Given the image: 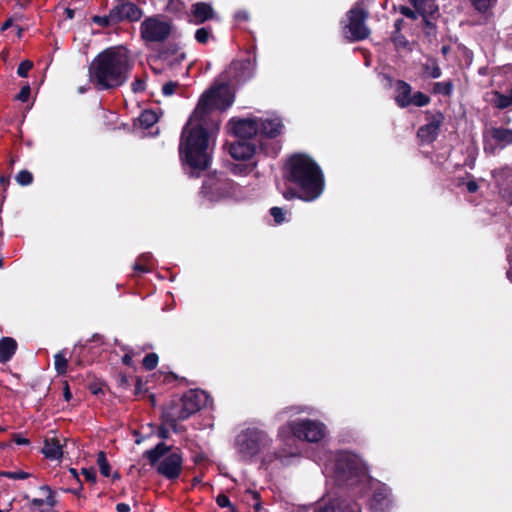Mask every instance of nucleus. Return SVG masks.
<instances>
[{
  "label": "nucleus",
  "mask_w": 512,
  "mask_h": 512,
  "mask_svg": "<svg viewBox=\"0 0 512 512\" xmlns=\"http://www.w3.org/2000/svg\"><path fill=\"white\" fill-rule=\"evenodd\" d=\"M233 102L234 95L226 84L211 87L200 96L183 127L179 145L180 157L191 169V176H198L199 172L208 168L209 138L220 125L217 111L226 110Z\"/></svg>",
  "instance_id": "obj_1"
},
{
  "label": "nucleus",
  "mask_w": 512,
  "mask_h": 512,
  "mask_svg": "<svg viewBox=\"0 0 512 512\" xmlns=\"http://www.w3.org/2000/svg\"><path fill=\"white\" fill-rule=\"evenodd\" d=\"M131 69L128 51L121 46L109 47L91 62L89 80L97 90L115 89L128 80Z\"/></svg>",
  "instance_id": "obj_2"
},
{
  "label": "nucleus",
  "mask_w": 512,
  "mask_h": 512,
  "mask_svg": "<svg viewBox=\"0 0 512 512\" xmlns=\"http://www.w3.org/2000/svg\"><path fill=\"white\" fill-rule=\"evenodd\" d=\"M284 177L300 188L303 193L301 198L305 201L318 198L324 188V177L320 167L304 154H295L289 158Z\"/></svg>",
  "instance_id": "obj_3"
},
{
  "label": "nucleus",
  "mask_w": 512,
  "mask_h": 512,
  "mask_svg": "<svg viewBox=\"0 0 512 512\" xmlns=\"http://www.w3.org/2000/svg\"><path fill=\"white\" fill-rule=\"evenodd\" d=\"M332 469L333 477L340 485L355 486L368 480L360 459L350 452L336 453Z\"/></svg>",
  "instance_id": "obj_4"
},
{
  "label": "nucleus",
  "mask_w": 512,
  "mask_h": 512,
  "mask_svg": "<svg viewBox=\"0 0 512 512\" xmlns=\"http://www.w3.org/2000/svg\"><path fill=\"white\" fill-rule=\"evenodd\" d=\"M144 456L151 465H156L157 472L169 480L177 479L182 471L183 457L179 450L170 452V447L160 442Z\"/></svg>",
  "instance_id": "obj_5"
},
{
  "label": "nucleus",
  "mask_w": 512,
  "mask_h": 512,
  "mask_svg": "<svg viewBox=\"0 0 512 512\" xmlns=\"http://www.w3.org/2000/svg\"><path fill=\"white\" fill-rule=\"evenodd\" d=\"M272 439L269 435L256 427L242 430L235 438L237 453L244 460H251L263 450L269 448Z\"/></svg>",
  "instance_id": "obj_6"
},
{
  "label": "nucleus",
  "mask_w": 512,
  "mask_h": 512,
  "mask_svg": "<svg viewBox=\"0 0 512 512\" xmlns=\"http://www.w3.org/2000/svg\"><path fill=\"white\" fill-rule=\"evenodd\" d=\"M369 17L368 10L364 7L362 0L357 1L353 7L347 11L346 20H343V34L350 42L361 41L369 37L370 29L366 24Z\"/></svg>",
  "instance_id": "obj_7"
},
{
  "label": "nucleus",
  "mask_w": 512,
  "mask_h": 512,
  "mask_svg": "<svg viewBox=\"0 0 512 512\" xmlns=\"http://www.w3.org/2000/svg\"><path fill=\"white\" fill-rule=\"evenodd\" d=\"M172 24L161 15L146 17L140 24V37L145 43H163L171 32Z\"/></svg>",
  "instance_id": "obj_8"
},
{
  "label": "nucleus",
  "mask_w": 512,
  "mask_h": 512,
  "mask_svg": "<svg viewBox=\"0 0 512 512\" xmlns=\"http://www.w3.org/2000/svg\"><path fill=\"white\" fill-rule=\"evenodd\" d=\"M289 429L293 435L307 442L317 443L321 441L327 433L326 426L317 420L300 419L288 423Z\"/></svg>",
  "instance_id": "obj_9"
},
{
  "label": "nucleus",
  "mask_w": 512,
  "mask_h": 512,
  "mask_svg": "<svg viewBox=\"0 0 512 512\" xmlns=\"http://www.w3.org/2000/svg\"><path fill=\"white\" fill-rule=\"evenodd\" d=\"M255 72V63L250 59L233 61L226 70L225 79L230 85H241L251 79Z\"/></svg>",
  "instance_id": "obj_10"
},
{
  "label": "nucleus",
  "mask_w": 512,
  "mask_h": 512,
  "mask_svg": "<svg viewBox=\"0 0 512 512\" xmlns=\"http://www.w3.org/2000/svg\"><path fill=\"white\" fill-rule=\"evenodd\" d=\"M111 12L116 23L137 22L143 16V10L130 0H115Z\"/></svg>",
  "instance_id": "obj_11"
},
{
  "label": "nucleus",
  "mask_w": 512,
  "mask_h": 512,
  "mask_svg": "<svg viewBox=\"0 0 512 512\" xmlns=\"http://www.w3.org/2000/svg\"><path fill=\"white\" fill-rule=\"evenodd\" d=\"M162 417L166 424H168L175 432L177 429V422L184 421L190 417V414L185 409L183 400H172L162 412Z\"/></svg>",
  "instance_id": "obj_12"
},
{
  "label": "nucleus",
  "mask_w": 512,
  "mask_h": 512,
  "mask_svg": "<svg viewBox=\"0 0 512 512\" xmlns=\"http://www.w3.org/2000/svg\"><path fill=\"white\" fill-rule=\"evenodd\" d=\"M229 126L237 139L251 141L254 136L259 134L257 119H231Z\"/></svg>",
  "instance_id": "obj_13"
},
{
  "label": "nucleus",
  "mask_w": 512,
  "mask_h": 512,
  "mask_svg": "<svg viewBox=\"0 0 512 512\" xmlns=\"http://www.w3.org/2000/svg\"><path fill=\"white\" fill-rule=\"evenodd\" d=\"M181 399L184 402L186 411H188L191 416L206 406L208 395L203 390L194 389L184 393Z\"/></svg>",
  "instance_id": "obj_14"
},
{
  "label": "nucleus",
  "mask_w": 512,
  "mask_h": 512,
  "mask_svg": "<svg viewBox=\"0 0 512 512\" xmlns=\"http://www.w3.org/2000/svg\"><path fill=\"white\" fill-rule=\"evenodd\" d=\"M443 119L444 117L441 113H436L432 115L429 123L423 125L418 130L417 135L420 138V140L426 143L433 142L438 136V132L443 122Z\"/></svg>",
  "instance_id": "obj_15"
},
{
  "label": "nucleus",
  "mask_w": 512,
  "mask_h": 512,
  "mask_svg": "<svg viewBox=\"0 0 512 512\" xmlns=\"http://www.w3.org/2000/svg\"><path fill=\"white\" fill-rule=\"evenodd\" d=\"M256 151V144L252 141L237 139L229 146L230 155L236 160L250 159Z\"/></svg>",
  "instance_id": "obj_16"
},
{
  "label": "nucleus",
  "mask_w": 512,
  "mask_h": 512,
  "mask_svg": "<svg viewBox=\"0 0 512 512\" xmlns=\"http://www.w3.org/2000/svg\"><path fill=\"white\" fill-rule=\"evenodd\" d=\"M391 504L390 490L385 485H379L374 489L372 499L370 501V508L373 512H384Z\"/></svg>",
  "instance_id": "obj_17"
},
{
  "label": "nucleus",
  "mask_w": 512,
  "mask_h": 512,
  "mask_svg": "<svg viewBox=\"0 0 512 512\" xmlns=\"http://www.w3.org/2000/svg\"><path fill=\"white\" fill-rule=\"evenodd\" d=\"M315 512H361V508L356 502L334 499L329 503L319 506Z\"/></svg>",
  "instance_id": "obj_18"
},
{
  "label": "nucleus",
  "mask_w": 512,
  "mask_h": 512,
  "mask_svg": "<svg viewBox=\"0 0 512 512\" xmlns=\"http://www.w3.org/2000/svg\"><path fill=\"white\" fill-rule=\"evenodd\" d=\"M259 124V134L273 138L280 134L282 122L279 118L257 119Z\"/></svg>",
  "instance_id": "obj_19"
},
{
  "label": "nucleus",
  "mask_w": 512,
  "mask_h": 512,
  "mask_svg": "<svg viewBox=\"0 0 512 512\" xmlns=\"http://www.w3.org/2000/svg\"><path fill=\"white\" fill-rule=\"evenodd\" d=\"M191 13L195 24H202L214 18V10L211 5L205 2H198L192 5Z\"/></svg>",
  "instance_id": "obj_20"
},
{
  "label": "nucleus",
  "mask_w": 512,
  "mask_h": 512,
  "mask_svg": "<svg viewBox=\"0 0 512 512\" xmlns=\"http://www.w3.org/2000/svg\"><path fill=\"white\" fill-rule=\"evenodd\" d=\"M396 96L395 102L400 108H406L410 105L412 87L403 80H398L395 84Z\"/></svg>",
  "instance_id": "obj_21"
},
{
  "label": "nucleus",
  "mask_w": 512,
  "mask_h": 512,
  "mask_svg": "<svg viewBox=\"0 0 512 512\" xmlns=\"http://www.w3.org/2000/svg\"><path fill=\"white\" fill-rule=\"evenodd\" d=\"M17 343L13 338L4 337L0 340V363L9 361L15 354Z\"/></svg>",
  "instance_id": "obj_22"
},
{
  "label": "nucleus",
  "mask_w": 512,
  "mask_h": 512,
  "mask_svg": "<svg viewBox=\"0 0 512 512\" xmlns=\"http://www.w3.org/2000/svg\"><path fill=\"white\" fill-rule=\"evenodd\" d=\"M230 186V183L226 180L215 179L209 177L203 183V189L207 193L208 191L213 193H218L220 196H225L227 187Z\"/></svg>",
  "instance_id": "obj_23"
},
{
  "label": "nucleus",
  "mask_w": 512,
  "mask_h": 512,
  "mask_svg": "<svg viewBox=\"0 0 512 512\" xmlns=\"http://www.w3.org/2000/svg\"><path fill=\"white\" fill-rule=\"evenodd\" d=\"M42 452L46 458H49L52 460H57V459L61 458V456L63 454L61 444L59 443V441L57 439H54V438L45 440Z\"/></svg>",
  "instance_id": "obj_24"
},
{
  "label": "nucleus",
  "mask_w": 512,
  "mask_h": 512,
  "mask_svg": "<svg viewBox=\"0 0 512 512\" xmlns=\"http://www.w3.org/2000/svg\"><path fill=\"white\" fill-rule=\"evenodd\" d=\"M490 134L495 141L501 144V148L512 144V129L493 127Z\"/></svg>",
  "instance_id": "obj_25"
},
{
  "label": "nucleus",
  "mask_w": 512,
  "mask_h": 512,
  "mask_svg": "<svg viewBox=\"0 0 512 512\" xmlns=\"http://www.w3.org/2000/svg\"><path fill=\"white\" fill-rule=\"evenodd\" d=\"M496 183L501 187L512 186V168L505 167L493 172Z\"/></svg>",
  "instance_id": "obj_26"
},
{
  "label": "nucleus",
  "mask_w": 512,
  "mask_h": 512,
  "mask_svg": "<svg viewBox=\"0 0 512 512\" xmlns=\"http://www.w3.org/2000/svg\"><path fill=\"white\" fill-rule=\"evenodd\" d=\"M138 121L141 127L147 129L153 126L158 121V116L152 110H145L140 114Z\"/></svg>",
  "instance_id": "obj_27"
},
{
  "label": "nucleus",
  "mask_w": 512,
  "mask_h": 512,
  "mask_svg": "<svg viewBox=\"0 0 512 512\" xmlns=\"http://www.w3.org/2000/svg\"><path fill=\"white\" fill-rule=\"evenodd\" d=\"M151 260H152V255L150 253H143L138 257L137 261L135 262V264L133 266V269L139 273L148 272L149 271L148 266H149Z\"/></svg>",
  "instance_id": "obj_28"
},
{
  "label": "nucleus",
  "mask_w": 512,
  "mask_h": 512,
  "mask_svg": "<svg viewBox=\"0 0 512 512\" xmlns=\"http://www.w3.org/2000/svg\"><path fill=\"white\" fill-rule=\"evenodd\" d=\"M470 2L475 10L483 15H487L497 0H470Z\"/></svg>",
  "instance_id": "obj_29"
},
{
  "label": "nucleus",
  "mask_w": 512,
  "mask_h": 512,
  "mask_svg": "<svg viewBox=\"0 0 512 512\" xmlns=\"http://www.w3.org/2000/svg\"><path fill=\"white\" fill-rule=\"evenodd\" d=\"M54 365H55V370L57 371V373L59 375H63L66 373L67 367H68V361H67V359L65 357V353L63 351L58 352L54 356Z\"/></svg>",
  "instance_id": "obj_30"
},
{
  "label": "nucleus",
  "mask_w": 512,
  "mask_h": 512,
  "mask_svg": "<svg viewBox=\"0 0 512 512\" xmlns=\"http://www.w3.org/2000/svg\"><path fill=\"white\" fill-rule=\"evenodd\" d=\"M92 22L101 26V27H111V26H114V25H117L116 23V20L111 12V10L109 11V14L108 15H104V16H93L92 17Z\"/></svg>",
  "instance_id": "obj_31"
},
{
  "label": "nucleus",
  "mask_w": 512,
  "mask_h": 512,
  "mask_svg": "<svg viewBox=\"0 0 512 512\" xmlns=\"http://www.w3.org/2000/svg\"><path fill=\"white\" fill-rule=\"evenodd\" d=\"M493 102L497 108L505 109L512 105V97H511L510 93L507 95H504V94L496 92Z\"/></svg>",
  "instance_id": "obj_32"
},
{
  "label": "nucleus",
  "mask_w": 512,
  "mask_h": 512,
  "mask_svg": "<svg viewBox=\"0 0 512 512\" xmlns=\"http://www.w3.org/2000/svg\"><path fill=\"white\" fill-rule=\"evenodd\" d=\"M424 73L433 79L441 76V69L435 60H430L424 65Z\"/></svg>",
  "instance_id": "obj_33"
},
{
  "label": "nucleus",
  "mask_w": 512,
  "mask_h": 512,
  "mask_svg": "<svg viewBox=\"0 0 512 512\" xmlns=\"http://www.w3.org/2000/svg\"><path fill=\"white\" fill-rule=\"evenodd\" d=\"M97 464L99 466L100 472L103 476H110V465L106 459V455L104 452H99L97 456Z\"/></svg>",
  "instance_id": "obj_34"
},
{
  "label": "nucleus",
  "mask_w": 512,
  "mask_h": 512,
  "mask_svg": "<svg viewBox=\"0 0 512 512\" xmlns=\"http://www.w3.org/2000/svg\"><path fill=\"white\" fill-rule=\"evenodd\" d=\"M433 90L435 93L449 96L453 91V85L450 81L436 82L434 84Z\"/></svg>",
  "instance_id": "obj_35"
},
{
  "label": "nucleus",
  "mask_w": 512,
  "mask_h": 512,
  "mask_svg": "<svg viewBox=\"0 0 512 512\" xmlns=\"http://www.w3.org/2000/svg\"><path fill=\"white\" fill-rule=\"evenodd\" d=\"M430 102V98L422 92H416L410 98V105H415L417 107H423L428 105Z\"/></svg>",
  "instance_id": "obj_36"
},
{
  "label": "nucleus",
  "mask_w": 512,
  "mask_h": 512,
  "mask_svg": "<svg viewBox=\"0 0 512 512\" xmlns=\"http://www.w3.org/2000/svg\"><path fill=\"white\" fill-rule=\"evenodd\" d=\"M211 36V29L202 27L196 30L195 39L200 44H206Z\"/></svg>",
  "instance_id": "obj_37"
},
{
  "label": "nucleus",
  "mask_w": 512,
  "mask_h": 512,
  "mask_svg": "<svg viewBox=\"0 0 512 512\" xmlns=\"http://www.w3.org/2000/svg\"><path fill=\"white\" fill-rule=\"evenodd\" d=\"M16 181L22 186L30 185L33 182V175L27 170H21L16 176Z\"/></svg>",
  "instance_id": "obj_38"
},
{
  "label": "nucleus",
  "mask_w": 512,
  "mask_h": 512,
  "mask_svg": "<svg viewBox=\"0 0 512 512\" xmlns=\"http://www.w3.org/2000/svg\"><path fill=\"white\" fill-rule=\"evenodd\" d=\"M158 364V355L156 353H149L143 359V366L146 370H153Z\"/></svg>",
  "instance_id": "obj_39"
},
{
  "label": "nucleus",
  "mask_w": 512,
  "mask_h": 512,
  "mask_svg": "<svg viewBox=\"0 0 512 512\" xmlns=\"http://www.w3.org/2000/svg\"><path fill=\"white\" fill-rule=\"evenodd\" d=\"M0 476L7 477L9 479L22 480L30 477V474L23 471H2Z\"/></svg>",
  "instance_id": "obj_40"
},
{
  "label": "nucleus",
  "mask_w": 512,
  "mask_h": 512,
  "mask_svg": "<svg viewBox=\"0 0 512 512\" xmlns=\"http://www.w3.org/2000/svg\"><path fill=\"white\" fill-rule=\"evenodd\" d=\"M40 490L47 493L45 504L50 507H54L56 505L55 492L47 485H43L40 487Z\"/></svg>",
  "instance_id": "obj_41"
},
{
  "label": "nucleus",
  "mask_w": 512,
  "mask_h": 512,
  "mask_svg": "<svg viewBox=\"0 0 512 512\" xmlns=\"http://www.w3.org/2000/svg\"><path fill=\"white\" fill-rule=\"evenodd\" d=\"M270 214L272 215L274 221L277 224H281L285 221V212L282 208L279 207H272L270 209Z\"/></svg>",
  "instance_id": "obj_42"
},
{
  "label": "nucleus",
  "mask_w": 512,
  "mask_h": 512,
  "mask_svg": "<svg viewBox=\"0 0 512 512\" xmlns=\"http://www.w3.org/2000/svg\"><path fill=\"white\" fill-rule=\"evenodd\" d=\"M392 41L397 49L406 48L408 46V40L401 33H395L392 37Z\"/></svg>",
  "instance_id": "obj_43"
},
{
  "label": "nucleus",
  "mask_w": 512,
  "mask_h": 512,
  "mask_svg": "<svg viewBox=\"0 0 512 512\" xmlns=\"http://www.w3.org/2000/svg\"><path fill=\"white\" fill-rule=\"evenodd\" d=\"M33 67V63L29 60L22 61L17 69V74L20 77H27L28 71Z\"/></svg>",
  "instance_id": "obj_44"
},
{
  "label": "nucleus",
  "mask_w": 512,
  "mask_h": 512,
  "mask_svg": "<svg viewBox=\"0 0 512 512\" xmlns=\"http://www.w3.org/2000/svg\"><path fill=\"white\" fill-rule=\"evenodd\" d=\"M276 459L280 460V462L282 464H286V460H285L284 456L281 453H278V452H274V453H271V454L264 455V457L262 459V462H263V464H269L273 460H276Z\"/></svg>",
  "instance_id": "obj_45"
},
{
  "label": "nucleus",
  "mask_w": 512,
  "mask_h": 512,
  "mask_svg": "<svg viewBox=\"0 0 512 512\" xmlns=\"http://www.w3.org/2000/svg\"><path fill=\"white\" fill-rule=\"evenodd\" d=\"M246 495L250 496L255 501V503L253 504L255 511L260 512L262 508L260 503V494L257 491L248 489L246 490Z\"/></svg>",
  "instance_id": "obj_46"
},
{
  "label": "nucleus",
  "mask_w": 512,
  "mask_h": 512,
  "mask_svg": "<svg viewBox=\"0 0 512 512\" xmlns=\"http://www.w3.org/2000/svg\"><path fill=\"white\" fill-rule=\"evenodd\" d=\"M30 86L25 85L21 88L20 92L17 94L16 99L22 102H26L30 96Z\"/></svg>",
  "instance_id": "obj_47"
},
{
  "label": "nucleus",
  "mask_w": 512,
  "mask_h": 512,
  "mask_svg": "<svg viewBox=\"0 0 512 512\" xmlns=\"http://www.w3.org/2000/svg\"><path fill=\"white\" fill-rule=\"evenodd\" d=\"M177 86L178 84L176 82H168L163 85L162 92L165 96H171L175 92Z\"/></svg>",
  "instance_id": "obj_48"
},
{
  "label": "nucleus",
  "mask_w": 512,
  "mask_h": 512,
  "mask_svg": "<svg viewBox=\"0 0 512 512\" xmlns=\"http://www.w3.org/2000/svg\"><path fill=\"white\" fill-rule=\"evenodd\" d=\"M131 88L135 93L142 92L145 89V81L139 78L135 79L131 84Z\"/></svg>",
  "instance_id": "obj_49"
},
{
  "label": "nucleus",
  "mask_w": 512,
  "mask_h": 512,
  "mask_svg": "<svg viewBox=\"0 0 512 512\" xmlns=\"http://www.w3.org/2000/svg\"><path fill=\"white\" fill-rule=\"evenodd\" d=\"M216 503L221 507V508H226V507H231V502L229 500V498L224 495V494H219L216 498Z\"/></svg>",
  "instance_id": "obj_50"
},
{
  "label": "nucleus",
  "mask_w": 512,
  "mask_h": 512,
  "mask_svg": "<svg viewBox=\"0 0 512 512\" xmlns=\"http://www.w3.org/2000/svg\"><path fill=\"white\" fill-rule=\"evenodd\" d=\"M12 439L17 445H29L30 444V440L28 438H25L21 434H18V433H14L12 435Z\"/></svg>",
  "instance_id": "obj_51"
},
{
  "label": "nucleus",
  "mask_w": 512,
  "mask_h": 512,
  "mask_svg": "<svg viewBox=\"0 0 512 512\" xmlns=\"http://www.w3.org/2000/svg\"><path fill=\"white\" fill-rule=\"evenodd\" d=\"M82 474L87 481L94 482L96 479V472L94 469H83Z\"/></svg>",
  "instance_id": "obj_52"
},
{
  "label": "nucleus",
  "mask_w": 512,
  "mask_h": 512,
  "mask_svg": "<svg viewBox=\"0 0 512 512\" xmlns=\"http://www.w3.org/2000/svg\"><path fill=\"white\" fill-rule=\"evenodd\" d=\"M116 510H117V512H130L131 508L126 503H118L116 505Z\"/></svg>",
  "instance_id": "obj_53"
},
{
  "label": "nucleus",
  "mask_w": 512,
  "mask_h": 512,
  "mask_svg": "<svg viewBox=\"0 0 512 512\" xmlns=\"http://www.w3.org/2000/svg\"><path fill=\"white\" fill-rule=\"evenodd\" d=\"M296 195H297L296 192L292 189H288L283 192V197L287 200L293 199L294 197H296Z\"/></svg>",
  "instance_id": "obj_54"
},
{
  "label": "nucleus",
  "mask_w": 512,
  "mask_h": 512,
  "mask_svg": "<svg viewBox=\"0 0 512 512\" xmlns=\"http://www.w3.org/2000/svg\"><path fill=\"white\" fill-rule=\"evenodd\" d=\"M467 190L471 193H474L478 190V184L475 181H469L467 183Z\"/></svg>",
  "instance_id": "obj_55"
},
{
  "label": "nucleus",
  "mask_w": 512,
  "mask_h": 512,
  "mask_svg": "<svg viewBox=\"0 0 512 512\" xmlns=\"http://www.w3.org/2000/svg\"><path fill=\"white\" fill-rule=\"evenodd\" d=\"M30 3L31 0H16V6L21 9H25L26 7L29 6Z\"/></svg>",
  "instance_id": "obj_56"
},
{
  "label": "nucleus",
  "mask_w": 512,
  "mask_h": 512,
  "mask_svg": "<svg viewBox=\"0 0 512 512\" xmlns=\"http://www.w3.org/2000/svg\"><path fill=\"white\" fill-rule=\"evenodd\" d=\"M237 20H248V13L246 11H238L235 14Z\"/></svg>",
  "instance_id": "obj_57"
},
{
  "label": "nucleus",
  "mask_w": 512,
  "mask_h": 512,
  "mask_svg": "<svg viewBox=\"0 0 512 512\" xmlns=\"http://www.w3.org/2000/svg\"><path fill=\"white\" fill-rule=\"evenodd\" d=\"M13 25V18H8L3 25L1 26V30L5 31Z\"/></svg>",
  "instance_id": "obj_58"
},
{
  "label": "nucleus",
  "mask_w": 512,
  "mask_h": 512,
  "mask_svg": "<svg viewBox=\"0 0 512 512\" xmlns=\"http://www.w3.org/2000/svg\"><path fill=\"white\" fill-rule=\"evenodd\" d=\"M9 183V178L6 176L0 177V188H3V190L6 189L7 185Z\"/></svg>",
  "instance_id": "obj_59"
},
{
  "label": "nucleus",
  "mask_w": 512,
  "mask_h": 512,
  "mask_svg": "<svg viewBox=\"0 0 512 512\" xmlns=\"http://www.w3.org/2000/svg\"><path fill=\"white\" fill-rule=\"evenodd\" d=\"M31 504L36 507H41L45 504V501L43 499L34 498L31 500Z\"/></svg>",
  "instance_id": "obj_60"
},
{
  "label": "nucleus",
  "mask_w": 512,
  "mask_h": 512,
  "mask_svg": "<svg viewBox=\"0 0 512 512\" xmlns=\"http://www.w3.org/2000/svg\"><path fill=\"white\" fill-rule=\"evenodd\" d=\"M403 24V19H397L394 23L395 33H400Z\"/></svg>",
  "instance_id": "obj_61"
},
{
  "label": "nucleus",
  "mask_w": 512,
  "mask_h": 512,
  "mask_svg": "<svg viewBox=\"0 0 512 512\" xmlns=\"http://www.w3.org/2000/svg\"><path fill=\"white\" fill-rule=\"evenodd\" d=\"M402 13H403L405 16L409 17V18H414V17H415L414 12H413L412 10H410L409 8H407V7H404V8L402 9Z\"/></svg>",
  "instance_id": "obj_62"
},
{
  "label": "nucleus",
  "mask_w": 512,
  "mask_h": 512,
  "mask_svg": "<svg viewBox=\"0 0 512 512\" xmlns=\"http://www.w3.org/2000/svg\"><path fill=\"white\" fill-rule=\"evenodd\" d=\"M72 395H71V392L69 390V386L68 384L65 385V388H64V398L66 401H69L71 399Z\"/></svg>",
  "instance_id": "obj_63"
},
{
  "label": "nucleus",
  "mask_w": 512,
  "mask_h": 512,
  "mask_svg": "<svg viewBox=\"0 0 512 512\" xmlns=\"http://www.w3.org/2000/svg\"><path fill=\"white\" fill-rule=\"evenodd\" d=\"M91 391L95 395H98L103 392L102 388L96 386H91Z\"/></svg>",
  "instance_id": "obj_64"
}]
</instances>
